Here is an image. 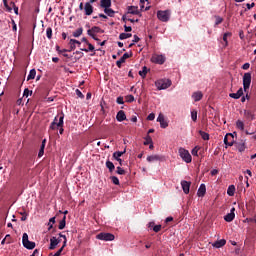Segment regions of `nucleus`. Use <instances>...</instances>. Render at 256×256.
Listing matches in <instances>:
<instances>
[{"label": "nucleus", "instance_id": "obj_1", "mask_svg": "<svg viewBox=\"0 0 256 256\" xmlns=\"http://www.w3.org/2000/svg\"><path fill=\"white\" fill-rule=\"evenodd\" d=\"M157 19L162 23H167L171 19V10H158Z\"/></svg>", "mask_w": 256, "mask_h": 256}, {"label": "nucleus", "instance_id": "obj_28", "mask_svg": "<svg viewBox=\"0 0 256 256\" xmlns=\"http://www.w3.org/2000/svg\"><path fill=\"white\" fill-rule=\"evenodd\" d=\"M8 6L10 7L11 11L14 10L15 15H19V7H17V5H15V2H10V4H8Z\"/></svg>", "mask_w": 256, "mask_h": 256}, {"label": "nucleus", "instance_id": "obj_32", "mask_svg": "<svg viewBox=\"0 0 256 256\" xmlns=\"http://www.w3.org/2000/svg\"><path fill=\"white\" fill-rule=\"evenodd\" d=\"M227 195H229V197H233V195H235V186L234 185H230L228 187Z\"/></svg>", "mask_w": 256, "mask_h": 256}, {"label": "nucleus", "instance_id": "obj_50", "mask_svg": "<svg viewBox=\"0 0 256 256\" xmlns=\"http://www.w3.org/2000/svg\"><path fill=\"white\" fill-rule=\"evenodd\" d=\"M110 179L112 183H114V185H119V178H117L116 176H112Z\"/></svg>", "mask_w": 256, "mask_h": 256}, {"label": "nucleus", "instance_id": "obj_22", "mask_svg": "<svg viewBox=\"0 0 256 256\" xmlns=\"http://www.w3.org/2000/svg\"><path fill=\"white\" fill-rule=\"evenodd\" d=\"M161 159H163V157H161L160 155H151V156L147 157L148 163H153L155 161H161Z\"/></svg>", "mask_w": 256, "mask_h": 256}, {"label": "nucleus", "instance_id": "obj_52", "mask_svg": "<svg viewBox=\"0 0 256 256\" xmlns=\"http://www.w3.org/2000/svg\"><path fill=\"white\" fill-rule=\"evenodd\" d=\"M76 95L77 97H79L80 99H84L85 95H83V93L81 92V90L76 89Z\"/></svg>", "mask_w": 256, "mask_h": 256}, {"label": "nucleus", "instance_id": "obj_49", "mask_svg": "<svg viewBox=\"0 0 256 256\" xmlns=\"http://www.w3.org/2000/svg\"><path fill=\"white\" fill-rule=\"evenodd\" d=\"M116 173L118 175H125V170L123 168H121L120 166H118Z\"/></svg>", "mask_w": 256, "mask_h": 256}, {"label": "nucleus", "instance_id": "obj_40", "mask_svg": "<svg viewBox=\"0 0 256 256\" xmlns=\"http://www.w3.org/2000/svg\"><path fill=\"white\" fill-rule=\"evenodd\" d=\"M139 75H140V77H142V79H145V77H147V67L146 66H144L142 68V70L139 71Z\"/></svg>", "mask_w": 256, "mask_h": 256}, {"label": "nucleus", "instance_id": "obj_7", "mask_svg": "<svg viewBox=\"0 0 256 256\" xmlns=\"http://www.w3.org/2000/svg\"><path fill=\"white\" fill-rule=\"evenodd\" d=\"M88 35L94 39V41H99V38L95 37V33H103V30L97 26L92 27L87 31Z\"/></svg>", "mask_w": 256, "mask_h": 256}, {"label": "nucleus", "instance_id": "obj_6", "mask_svg": "<svg viewBox=\"0 0 256 256\" xmlns=\"http://www.w3.org/2000/svg\"><path fill=\"white\" fill-rule=\"evenodd\" d=\"M58 117H59V122L57 123V117H55L54 121L50 125V129L55 130L57 129V127H62L63 119H65V115L60 114Z\"/></svg>", "mask_w": 256, "mask_h": 256}, {"label": "nucleus", "instance_id": "obj_33", "mask_svg": "<svg viewBox=\"0 0 256 256\" xmlns=\"http://www.w3.org/2000/svg\"><path fill=\"white\" fill-rule=\"evenodd\" d=\"M130 37H133V34H131V33H121V34L119 35V39H120L121 41H123V40H125V39H129Z\"/></svg>", "mask_w": 256, "mask_h": 256}, {"label": "nucleus", "instance_id": "obj_14", "mask_svg": "<svg viewBox=\"0 0 256 256\" xmlns=\"http://www.w3.org/2000/svg\"><path fill=\"white\" fill-rule=\"evenodd\" d=\"M244 117L248 121H255V119H256L255 112H253L251 110H244Z\"/></svg>", "mask_w": 256, "mask_h": 256}, {"label": "nucleus", "instance_id": "obj_62", "mask_svg": "<svg viewBox=\"0 0 256 256\" xmlns=\"http://www.w3.org/2000/svg\"><path fill=\"white\" fill-rule=\"evenodd\" d=\"M217 173H219V170H217V169H214V170L211 171L212 176L217 175Z\"/></svg>", "mask_w": 256, "mask_h": 256}, {"label": "nucleus", "instance_id": "obj_21", "mask_svg": "<svg viewBox=\"0 0 256 256\" xmlns=\"http://www.w3.org/2000/svg\"><path fill=\"white\" fill-rule=\"evenodd\" d=\"M128 13L131 15H140L139 7L137 6H129L128 7Z\"/></svg>", "mask_w": 256, "mask_h": 256}, {"label": "nucleus", "instance_id": "obj_35", "mask_svg": "<svg viewBox=\"0 0 256 256\" xmlns=\"http://www.w3.org/2000/svg\"><path fill=\"white\" fill-rule=\"evenodd\" d=\"M35 75H37V71L35 69L30 70L29 75L27 77V81H31V79H35Z\"/></svg>", "mask_w": 256, "mask_h": 256}, {"label": "nucleus", "instance_id": "obj_29", "mask_svg": "<svg viewBox=\"0 0 256 256\" xmlns=\"http://www.w3.org/2000/svg\"><path fill=\"white\" fill-rule=\"evenodd\" d=\"M125 153H127V149H124V151L114 152L113 157L117 160L120 159V157H122L123 155H125Z\"/></svg>", "mask_w": 256, "mask_h": 256}, {"label": "nucleus", "instance_id": "obj_53", "mask_svg": "<svg viewBox=\"0 0 256 256\" xmlns=\"http://www.w3.org/2000/svg\"><path fill=\"white\" fill-rule=\"evenodd\" d=\"M116 103H118V105H123L125 103V101H123V97L119 96L116 100Z\"/></svg>", "mask_w": 256, "mask_h": 256}, {"label": "nucleus", "instance_id": "obj_13", "mask_svg": "<svg viewBox=\"0 0 256 256\" xmlns=\"http://www.w3.org/2000/svg\"><path fill=\"white\" fill-rule=\"evenodd\" d=\"M59 243H61V239H57L56 237H52L50 239V246H49L50 251H53L54 249H56L57 246L59 245Z\"/></svg>", "mask_w": 256, "mask_h": 256}, {"label": "nucleus", "instance_id": "obj_51", "mask_svg": "<svg viewBox=\"0 0 256 256\" xmlns=\"http://www.w3.org/2000/svg\"><path fill=\"white\" fill-rule=\"evenodd\" d=\"M237 149L240 153H243V151H245V144H238Z\"/></svg>", "mask_w": 256, "mask_h": 256}, {"label": "nucleus", "instance_id": "obj_42", "mask_svg": "<svg viewBox=\"0 0 256 256\" xmlns=\"http://www.w3.org/2000/svg\"><path fill=\"white\" fill-rule=\"evenodd\" d=\"M144 139V145H150V143H153V138H151L149 134H147V136Z\"/></svg>", "mask_w": 256, "mask_h": 256}, {"label": "nucleus", "instance_id": "obj_8", "mask_svg": "<svg viewBox=\"0 0 256 256\" xmlns=\"http://www.w3.org/2000/svg\"><path fill=\"white\" fill-rule=\"evenodd\" d=\"M244 91H247L251 87V73H245L243 76Z\"/></svg>", "mask_w": 256, "mask_h": 256}, {"label": "nucleus", "instance_id": "obj_25", "mask_svg": "<svg viewBox=\"0 0 256 256\" xmlns=\"http://www.w3.org/2000/svg\"><path fill=\"white\" fill-rule=\"evenodd\" d=\"M47 143V139L42 140V144L40 150L38 152V157H42L45 154V145Z\"/></svg>", "mask_w": 256, "mask_h": 256}, {"label": "nucleus", "instance_id": "obj_46", "mask_svg": "<svg viewBox=\"0 0 256 256\" xmlns=\"http://www.w3.org/2000/svg\"><path fill=\"white\" fill-rule=\"evenodd\" d=\"M246 7L247 8L245 9V11H251V9H253V7H255V2H252L251 4L247 3Z\"/></svg>", "mask_w": 256, "mask_h": 256}, {"label": "nucleus", "instance_id": "obj_23", "mask_svg": "<svg viewBox=\"0 0 256 256\" xmlns=\"http://www.w3.org/2000/svg\"><path fill=\"white\" fill-rule=\"evenodd\" d=\"M227 243V241L225 239H221V240H218L216 241L214 244H213V247H215L216 249H221V247H224V245Z\"/></svg>", "mask_w": 256, "mask_h": 256}, {"label": "nucleus", "instance_id": "obj_12", "mask_svg": "<svg viewBox=\"0 0 256 256\" xmlns=\"http://www.w3.org/2000/svg\"><path fill=\"white\" fill-rule=\"evenodd\" d=\"M181 187H182L183 192L185 193V195H189V191L191 189V182L182 180L181 181Z\"/></svg>", "mask_w": 256, "mask_h": 256}, {"label": "nucleus", "instance_id": "obj_3", "mask_svg": "<svg viewBox=\"0 0 256 256\" xmlns=\"http://www.w3.org/2000/svg\"><path fill=\"white\" fill-rule=\"evenodd\" d=\"M155 85L159 91H161L163 89H169V87H171V80L160 79L155 82Z\"/></svg>", "mask_w": 256, "mask_h": 256}, {"label": "nucleus", "instance_id": "obj_34", "mask_svg": "<svg viewBox=\"0 0 256 256\" xmlns=\"http://www.w3.org/2000/svg\"><path fill=\"white\" fill-rule=\"evenodd\" d=\"M104 13H106V15H108V17H115V12L111 8H105Z\"/></svg>", "mask_w": 256, "mask_h": 256}, {"label": "nucleus", "instance_id": "obj_2", "mask_svg": "<svg viewBox=\"0 0 256 256\" xmlns=\"http://www.w3.org/2000/svg\"><path fill=\"white\" fill-rule=\"evenodd\" d=\"M178 153L185 163H191L193 161V158L191 157V153H189V150H186L185 148H180L178 150Z\"/></svg>", "mask_w": 256, "mask_h": 256}, {"label": "nucleus", "instance_id": "obj_18", "mask_svg": "<svg viewBox=\"0 0 256 256\" xmlns=\"http://www.w3.org/2000/svg\"><path fill=\"white\" fill-rule=\"evenodd\" d=\"M206 193H207V187L205 186V184H201L197 191L198 197H205Z\"/></svg>", "mask_w": 256, "mask_h": 256}, {"label": "nucleus", "instance_id": "obj_45", "mask_svg": "<svg viewBox=\"0 0 256 256\" xmlns=\"http://www.w3.org/2000/svg\"><path fill=\"white\" fill-rule=\"evenodd\" d=\"M191 119L192 121L196 122L197 121V110H193L191 112Z\"/></svg>", "mask_w": 256, "mask_h": 256}, {"label": "nucleus", "instance_id": "obj_64", "mask_svg": "<svg viewBox=\"0 0 256 256\" xmlns=\"http://www.w3.org/2000/svg\"><path fill=\"white\" fill-rule=\"evenodd\" d=\"M49 223L52 225H55V217L50 218Z\"/></svg>", "mask_w": 256, "mask_h": 256}, {"label": "nucleus", "instance_id": "obj_11", "mask_svg": "<svg viewBox=\"0 0 256 256\" xmlns=\"http://www.w3.org/2000/svg\"><path fill=\"white\" fill-rule=\"evenodd\" d=\"M157 121L160 123V127L162 129H167V127H169V123L165 120V116L163 114L158 115Z\"/></svg>", "mask_w": 256, "mask_h": 256}, {"label": "nucleus", "instance_id": "obj_63", "mask_svg": "<svg viewBox=\"0 0 256 256\" xmlns=\"http://www.w3.org/2000/svg\"><path fill=\"white\" fill-rule=\"evenodd\" d=\"M165 221L166 223H171V221H173V217H167Z\"/></svg>", "mask_w": 256, "mask_h": 256}, {"label": "nucleus", "instance_id": "obj_56", "mask_svg": "<svg viewBox=\"0 0 256 256\" xmlns=\"http://www.w3.org/2000/svg\"><path fill=\"white\" fill-rule=\"evenodd\" d=\"M63 249H65V247H61L54 255L52 256H61V253H63Z\"/></svg>", "mask_w": 256, "mask_h": 256}, {"label": "nucleus", "instance_id": "obj_15", "mask_svg": "<svg viewBox=\"0 0 256 256\" xmlns=\"http://www.w3.org/2000/svg\"><path fill=\"white\" fill-rule=\"evenodd\" d=\"M84 13L85 15H93V5H91V2H86L84 5Z\"/></svg>", "mask_w": 256, "mask_h": 256}, {"label": "nucleus", "instance_id": "obj_16", "mask_svg": "<svg viewBox=\"0 0 256 256\" xmlns=\"http://www.w3.org/2000/svg\"><path fill=\"white\" fill-rule=\"evenodd\" d=\"M233 219H235V208H231L230 213H228L224 217V221H226L227 223H231V221H233Z\"/></svg>", "mask_w": 256, "mask_h": 256}, {"label": "nucleus", "instance_id": "obj_24", "mask_svg": "<svg viewBox=\"0 0 256 256\" xmlns=\"http://www.w3.org/2000/svg\"><path fill=\"white\" fill-rule=\"evenodd\" d=\"M192 98L194 99V101H201L203 99V93L201 91L198 92H194L192 94Z\"/></svg>", "mask_w": 256, "mask_h": 256}, {"label": "nucleus", "instance_id": "obj_4", "mask_svg": "<svg viewBox=\"0 0 256 256\" xmlns=\"http://www.w3.org/2000/svg\"><path fill=\"white\" fill-rule=\"evenodd\" d=\"M22 245L25 249L32 250L35 247V242L29 241V235L24 233L22 236Z\"/></svg>", "mask_w": 256, "mask_h": 256}, {"label": "nucleus", "instance_id": "obj_17", "mask_svg": "<svg viewBox=\"0 0 256 256\" xmlns=\"http://www.w3.org/2000/svg\"><path fill=\"white\" fill-rule=\"evenodd\" d=\"M116 119H117V121H119V123H121L122 121H126L127 115L125 114V111H123V110L118 111V113L116 115Z\"/></svg>", "mask_w": 256, "mask_h": 256}, {"label": "nucleus", "instance_id": "obj_57", "mask_svg": "<svg viewBox=\"0 0 256 256\" xmlns=\"http://www.w3.org/2000/svg\"><path fill=\"white\" fill-rule=\"evenodd\" d=\"M198 153H199V148H198V147H195V148L192 150V155H193L194 157H197Z\"/></svg>", "mask_w": 256, "mask_h": 256}, {"label": "nucleus", "instance_id": "obj_48", "mask_svg": "<svg viewBox=\"0 0 256 256\" xmlns=\"http://www.w3.org/2000/svg\"><path fill=\"white\" fill-rule=\"evenodd\" d=\"M215 19V25H221V23H223V18H221L220 16H215Z\"/></svg>", "mask_w": 256, "mask_h": 256}, {"label": "nucleus", "instance_id": "obj_20", "mask_svg": "<svg viewBox=\"0 0 256 256\" xmlns=\"http://www.w3.org/2000/svg\"><path fill=\"white\" fill-rule=\"evenodd\" d=\"M229 97L232 99H241L243 97V88H240L236 93H230Z\"/></svg>", "mask_w": 256, "mask_h": 256}, {"label": "nucleus", "instance_id": "obj_9", "mask_svg": "<svg viewBox=\"0 0 256 256\" xmlns=\"http://www.w3.org/2000/svg\"><path fill=\"white\" fill-rule=\"evenodd\" d=\"M224 143L228 147H233V145L235 143V137L233 136V134H231V133L226 134V136L224 137Z\"/></svg>", "mask_w": 256, "mask_h": 256}, {"label": "nucleus", "instance_id": "obj_10", "mask_svg": "<svg viewBox=\"0 0 256 256\" xmlns=\"http://www.w3.org/2000/svg\"><path fill=\"white\" fill-rule=\"evenodd\" d=\"M152 63H157L158 65H163L165 63V56L154 54L151 58Z\"/></svg>", "mask_w": 256, "mask_h": 256}, {"label": "nucleus", "instance_id": "obj_47", "mask_svg": "<svg viewBox=\"0 0 256 256\" xmlns=\"http://www.w3.org/2000/svg\"><path fill=\"white\" fill-rule=\"evenodd\" d=\"M7 1H9V0H3L4 7H5L6 11H8V13H11V7H9V4L7 3Z\"/></svg>", "mask_w": 256, "mask_h": 256}, {"label": "nucleus", "instance_id": "obj_5", "mask_svg": "<svg viewBox=\"0 0 256 256\" xmlns=\"http://www.w3.org/2000/svg\"><path fill=\"white\" fill-rule=\"evenodd\" d=\"M96 239H99V241H115V235L112 233L102 232L96 236Z\"/></svg>", "mask_w": 256, "mask_h": 256}, {"label": "nucleus", "instance_id": "obj_37", "mask_svg": "<svg viewBox=\"0 0 256 256\" xmlns=\"http://www.w3.org/2000/svg\"><path fill=\"white\" fill-rule=\"evenodd\" d=\"M88 49L87 48H81V51H85V53H89V51H95V46L93 44L88 43Z\"/></svg>", "mask_w": 256, "mask_h": 256}, {"label": "nucleus", "instance_id": "obj_55", "mask_svg": "<svg viewBox=\"0 0 256 256\" xmlns=\"http://www.w3.org/2000/svg\"><path fill=\"white\" fill-rule=\"evenodd\" d=\"M153 231H154L155 233H159V231H161V225H154Z\"/></svg>", "mask_w": 256, "mask_h": 256}, {"label": "nucleus", "instance_id": "obj_43", "mask_svg": "<svg viewBox=\"0 0 256 256\" xmlns=\"http://www.w3.org/2000/svg\"><path fill=\"white\" fill-rule=\"evenodd\" d=\"M126 99V103H133V101H135V96L134 95H127L125 97Z\"/></svg>", "mask_w": 256, "mask_h": 256}, {"label": "nucleus", "instance_id": "obj_36", "mask_svg": "<svg viewBox=\"0 0 256 256\" xmlns=\"http://www.w3.org/2000/svg\"><path fill=\"white\" fill-rule=\"evenodd\" d=\"M199 135L204 141H209V133H206L202 130L199 131Z\"/></svg>", "mask_w": 256, "mask_h": 256}, {"label": "nucleus", "instance_id": "obj_19", "mask_svg": "<svg viewBox=\"0 0 256 256\" xmlns=\"http://www.w3.org/2000/svg\"><path fill=\"white\" fill-rule=\"evenodd\" d=\"M129 57H130L129 53H124L123 56L116 61L117 67L121 68V65H123V63H125V60L129 59Z\"/></svg>", "mask_w": 256, "mask_h": 256}, {"label": "nucleus", "instance_id": "obj_41", "mask_svg": "<svg viewBox=\"0 0 256 256\" xmlns=\"http://www.w3.org/2000/svg\"><path fill=\"white\" fill-rule=\"evenodd\" d=\"M81 35H83V28H78L73 32V37H81Z\"/></svg>", "mask_w": 256, "mask_h": 256}, {"label": "nucleus", "instance_id": "obj_27", "mask_svg": "<svg viewBox=\"0 0 256 256\" xmlns=\"http://www.w3.org/2000/svg\"><path fill=\"white\" fill-rule=\"evenodd\" d=\"M100 6L102 9H109V7H111V0H101Z\"/></svg>", "mask_w": 256, "mask_h": 256}, {"label": "nucleus", "instance_id": "obj_31", "mask_svg": "<svg viewBox=\"0 0 256 256\" xmlns=\"http://www.w3.org/2000/svg\"><path fill=\"white\" fill-rule=\"evenodd\" d=\"M106 167L107 169H109L110 173H113V171H115V164H113V162L111 161H106Z\"/></svg>", "mask_w": 256, "mask_h": 256}, {"label": "nucleus", "instance_id": "obj_60", "mask_svg": "<svg viewBox=\"0 0 256 256\" xmlns=\"http://www.w3.org/2000/svg\"><path fill=\"white\" fill-rule=\"evenodd\" d=\"M249 67H251V64L245 63V64H243L242 69H244V71H247V69H249Z\"/></svg>", "mask_w": 256, "mask_h": 256}, {"label": "nucleus", "instance_id": "obj_39", "mask_svg": "<svg viewBox=\"0 0 256 256\" xmlns=\"http://www.w3.org/2000/svg\"><path fill=\"white\" fill-rule=\"evenodd\" d=\"M66 219H67V216H64L63 219L60 221L59 226H58V228H59L60 230L65 229Z\"/></svg>", "mask_w": 256, "mask_h": 256}, {"label": "nucleus", "instance_id": "obj_54", "mask_svg": "<svg viewBox=\"0 0 256 256\" xmlns=\"http://www.w3.org/2000/svg\"><path fill=\"white\" fill-rule=\"evenodd\" d=\"M59 237H63L64 242H63V247H67V236L63 235V234H59Z\"/></svg>", "mask_w": 256, "mask_h": 256}, {"label": "nucleus", "instance_id": "obj_61", "mask_svg": "<svg viewBox=\"0 0 256 256\" xmlns=\"http://www.w3.org/2000/svg\"><path fill=\"white\" fill-rule=\"evenodd\" d=\"M140 38L137 35H134V39L132 40V43H139Z\"/></svg>", "mask_w": 256, "mask_h": 256}, {"label": "nucleus", "instance_id": "obj_58", "mask_svg": "<svg viewBox=\"0 0 256 256\" xmlns=\"http://www.w3.org/2000/svg\"><path fill=\"white\" fill-rule=\"evenodd\" d=\"M148 121H154L155 120V114L154 113H150L147 117Z\"/></svg>", "mask_w": 256, "mask_h": 256}, {"label": "nucleus", "instance_id": "obj_59", "mask_svg": "<svg viewBox=\"0 0 256 256\" xmlns=\"http://www.w3.org/2000/svg\"><path fill=\"white\" fill-rule=\"evenodd\" d=\"M124 31L126 33H130V31H133V28H131V26L124 25Z\"/></svg>", "mask_w": 256, "mask_h": 256}, {"label": "nucleus", "instance_id": "obj_26", "mask_svg": "<svg viewBox=\"0 0 256 256\" xmlns=\"http://www.w3.org/2000/svg\"><path fill=\"white\" fill-rule=\"evenodd\" d=\"M69 44H70V49H71V51H74V49H76V45H81V42L80 41H78V40H75V39H70V42H69Z\"/></svg>", "mask_w": 256, "mask_h": 256}, {"label": "nucleus", "instance_id": "obj_44", "mask_svg": "<svg viewBox=\"0 0 256 256\" xmlns=\"http://www.w3.org/2000/svg\"><path fill=\"white\" fill-rule=\"evenodd\" d=\"M46 35L49 39H51V37H53V29H51V27H48L46 29Z\"/></svg>", "mask_w": 256, "mask_h": 256}, {"label": "nucleus", "instance_id": "obj_38", "mask_svg": "<svg viewBox=\"0 0 256 256\" xmlns=\"http://www.w3.org/2000/svg\"><path fill=\"white\" fill-rule=\"evenodd\" d=\"M227 37H231V32H226L223 35V41H224V47H227L229 45V42L227 41Z\"/></svg>", "mask_w": 256, "mask_h": 256}, {"label": "nucleus", "instance_id": "obj_30", "mask_svg": "<svg viewBox=\"0 0 256 256\" xmlns=\"http://www.w3.org/2000/svg\"><path fill=\"white\" fill-rule=\"evenodd\" d=\"M236 129H239V131H245V123H243L241 120H237Z\"/></svg>", "mask_w": 256, "mask_h": 256}]
</instances>
